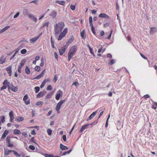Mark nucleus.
I'll use <instances>...</instances> for the list:
<instances>
[{
	"instance_id": "nucleus-15",
	"label": "nucleus",
	"mask_w": 157,
	"mask_h": 157,
	"mask_svg": "<svg viewBox=\"0 0 157 157\" xmlns=\"http://www.w3.org/2000/svg\"><path fill=\"white\" fill-rule=\"evenodd\" d=\"M157 31V28L155 27L151 28V30L150 31V33L151 34H153L154 32H155Z\"/></svg>"
},
{
	"instance_id": "nucleus-30",
	"label": "nucleus",
	"mask_w": 157,
	"mask_h": 157,
	"mask_svg": "<svg viewBox=\"0 0 157 157\" xmlns=\"http://www.w3.org/2000/svg\"><path fill=\"white\" fill-rule=\"evenodd\" d=\"M15 155L17 157H20L21 156V155L18 154L17 152L14 150H13V152Z\"/></svg>"
},
{
	"instance_id": "nucleus-23",
	"label": "nucleus",
	"mask_w": 157,
	"mask_h": 157,
	"mask_svg": "<svg viewBox=\"0 0 157 157\" xmlns=\"http://www.w3.org/2000/svg\"><path fill=\"white\" fill-rule=\"evenodd\" d=\"M85 31L84 30H83L82 32H81V37L83 39H85L86 37V35L85 33Z\"/></svg>"
},
{
	"instance_id": "nucleus-44",
	"label": "nucleus",
	"mask_w": 157,
	"mask_h": 157,
	"mask_svg": "<svg viewBox=\"0 0 157 157\" xmlns=\"http://www.w3.org/2000/svg\"><path fill=\"white\" fill-rule=\"evenodd\" d=\"M45 80H44V81L42 82V84L40 86V87L41 88H42L44 86L45 84Z\"/></svg>"
},
{
	"instance_id": "nucleus-3",
	"label": "nucleus",
	"mask_w": 157,
	"mask_h": 157,
	"mask_svg": "<svg viewBox=\"0 0 157 157\" xmlns=\"http://www.w3.org/2000/svg\"><path fill=\"white\" fill-rule=\"evenodd\" d=\"M67 28H65L64 29L63 32L59 35V37L58 38V40H61L62 38L64 37L65 36V35L67 34Z\"/></svg>"
},
{
	"instance_id": "nucleus-38",
	"label": "nucleus",
	"mask_w": 157,
	"mask_h": 157,
	"mask_svg": "<svg viewBox=\"0 0 157 157\" xmlns=\"http://www.w3.org/2000/svg\"><path fill=\"white\" fill-rule=\"evenodd\" d=\"M27 52V50L26 49H24L21 50V53L23 54H25Z\"/></svg>"
},
{
	"instance_id": "nucleus-61",
	"label": "nucleus",
	"mask_w": 157,
	"mask_h": 157,
	"mask_svg": "<svg viewBox=\"0 0 157 157\" xmlns=\"http://www.w3.org/2000/svg\"><path fill=\"white\" fill-rule=\"evenodd\" d=\"M63 29V27H58V30H59V33L61 32V31H62Z\"/></svg>"
},
{
	"instance_id": "nucleus-37",
	"label": "nucleus",
	"mask_w": 157,
	"mask_h": 157,
	"mask_svg": "<svg viewBox=\"0 0 157 157\" xmlns=\"http://www.w3.org/2000/svg\"><path fill=\"white\" fill-rule=\"evenodd\" d=\"M47 132L49 135H51L52 133V130L50 129H48L47 130Z\"/></svg>"
},
{
	"instance_id": "nucleus-13",
	"label": "nucleus",
	"mask_w": 157,
	"mask_h": 157,
	"mask_svg": "<svg viewBox=\"0 0 157 157\" xmlns=\"http://www.w3.org/2000/svg\"><path fill=\"white\" fill-rule=\"evenodd\" d=\"M57 14V12L55 11H53L50 14L53 18H56Z\"/></svg>"
},
{
	"instance_id": "nucleus-54",
	"label": "nucleus",
	"mask_w": 157,
	"mask_h": 157,
	"mask_svg": "<svg viewBox=\"0 0 157 157\" xmlns=\"http://www.w3.org/2000/svg\"><path fill=\"white\" fill-rule=\"evenodd\" d=\"M54 55L55 56V58L58 60V55L57 53L56 52H55L54 53Z\"/></svg>"
},
{
	"instance_id": "nucleus-34",
	"label": "nucleus",
	"mask_w": 157,
	"mask_h": 157,
	"mask_svg": "<svg viewBox=\"0 0 157 157\" xmlns=\"http://www.w3.org/2000/svg\"><path fill=\"white\" fill-rule=\"evenodd\" d=\"M40 67L39 66H36L35 67V70L39 72L40 71Z\"/></svg>"
},
{
	"instance_id": "nucleus-33",
	"label": "nucleus",
	"mask_w": 157,
	"mask_h": 157,
	"mask_svg": "<svg viewBox=\"0 0 157 157\" xmlns=\"http://www.w3.org/2000/svg\"><path fill=\"white\" fill-rule=\"evenodd\" d=\"M24 120V118L22 117H19L18 119H16L15 121H21Z\"/></svg>"
},
{
	"instance_id": "nucleus-45",
	"label": "nucleus",
	"mask_w": 157,
	"mask_h": 157,
	"mask_svg": "<svg viewBox=\"0 0 157 157\" xmlns=\"http://www.w3.org/2000/svg\"><path fill=\"white\" fill-rule=\"evenodd\" d=\"M51 41L52 44V48H55L54 44V42L52 40V37H51Z\"/></svg>"
},
{
	"instance_id": "nucleus-59",
	"label": "nucleus",
	"mask_w": 157,
	"mask_h": 157,
	"mask_svg": "<svg viewBox=\"0 0 157 157\" xmlns=\"http://www.w3.org/2000/svg\"><path fill=\"white\" fill-rule=\"evenodd\" d=\"M114 63V60L113 59H111L110 61V62H109V63L111 65H112L113 64V63Z\"/></svg>"
},
{
	"instance_id": "nucleus-50",
	"label": "nucleus",
	"mask_w": 157,
	"mask_h": 157,
	"mask_svg": "<svg viewBox=\"0 0 157 157\" xmlns=\"http://www.w3.org/2000/svg\"><path fill=\"white\" fill-rule=\"evenodd\" d=\"M5 117L4 116L2 115L1 117V122H4L5 121Z\"/></svg>"
},
{
	"instance_id": "nucleus-28",
	"label": "nucleus",
	"mask_w": 157,
	"mask_h": 157,
	"mask_svg": "<svg viewBox=\"0 0 157 157\" xmlns=\"http://www.w3.org/2000/svg\"><path fill=\"white\" fill-rule=\"evenodd\" d=\"M44 102L42 101H38L36 103V105H37L41 106L43 103Z\"/></svg>"
},
{
	"instance_id": "nucleus-1",
	"label": "nucleus",
	"mask_w": 157,
	"mask_h": 157,
	"mask_svg": "<svg viewBox=\"0 0 157 157\" xmlns=\"http://www.w3.org/2000/svg\"><path fill=\"white\" fill-rule=\"evenodd\" d=\"M77 45H75L70 49L68 54V60L70 61L71 58L75 53L77 50Z\"/></svg>"
},
{
	"instance_id": "nucleus-2",
	"label": "nucleus",
	"mask_w": 157,
	"mask_h": 157,
	"mask_svg": "<svg viewBox=\"0 0 157 157\" xmlns=\"http://www.w3.org/2000/svg\"><path fill=\"white\" fill-rule=\"evenodd\" d=\"M65 100H61L57 104L56 108V109L58 113H59V109L62 105L65 102Z\"/></svg>"
},
{
	"instance_id": "nucleus-58",
	"label": "nucleus",
	"mask_w": 157,
	"mask_h": 157,
	"mask_svg": "<svg viewBox=\"0 0 157 157\" xmlns=\"http://www.w3.org/2000/svg\"><path fill=\"white\" fill-rule=\"evenodd\" d=\"M91 30H92V33H93L94 35H95L96 34V33L95 31V29H94V28H91Z\"/></svg>"
},
{
	"instance_id": "nucleus-57",
	"label": "nucleus",
	"mask_w": 157,
	"mask_h": 157,
	"mask_svg": "<svg viewBox=\"0 0 157 157\" xmlns=\"http://www.w3.org/2000/svg\"><path fill=\"white\" fill-rule=\"evenodd\" d=\"M69 44L67 43L65 45L64 47H63V48H65V50H66V49L67 48L68 46H69Z\"/></svg>"
},
{
	"instance_id": "nucleus-14",
	"label": "nucleus",
	"mask_w": 157,
	"mask_h": 157,
	"mask_svg": "<svg viewBox=\"0 0 157 157\" xmlns=\"http://www.w3.org/2000/svg\"><path fill=\"white\" fill-rule=\"evenodd\" d=\"M90 125L89 124H87L84 125L82 126V127L81 128L80 130L79 131V132H81L83 130L85 129V128H86L88 126Z\"/></svg>"
},
{
	"instance_id": "nucleus-4",
	"label": "nucleus",
	"mask_w": 157,
	"mask_h": 157,
	"mask_svg": "<svg viewBox=\"0 0 157 157\" xmlns=\"http://www.w3.org/2000/svg\"><path fill=\"white\" fill-rule=\"evenodd\" d=\"M10 137L9 136H8L6 139V142L8 146L10 147H13V144H12L10 143Z\"/></svg>"
},
{
	"instance_id": "nucleus-6",
	"label": "nucleus",
	"mask_w": 157,
	"mask_h": 157,
	"mask_svg": "<svg viewBox=\"0 0 157 157\" xmlns=\"http://www.w3.org/2000/svg\"><path fill=\"white\" fill-rule=\"evenodd\" d=\"M46 93V91H42L39 92L36 95L37 98H40L44 96Z\"/></svg>"
},
{
	"instance_id": "nucleus-8",
	"label": "nucleus",
	"mask_w": 157,
	"mask_h": 157,
	"mask_svg": "<svg viewBox=\"0 0 157 157\" xmlns=\"http://www.w3.org/2000/svg\"><path fill=\"white\" fill-rule=\"evenodd\" d=\"M23 13L25 16L29 17V15L31 14H30L29 11L27 9H25L23 10Z\"/></svg>"
},
{
	"instance_id": "nucleus-25",
	"label": "nucleus",
	"mask_w": 157,
	"mask_h": 157,
	"mask_svg": "<svg viewBox=\"0 0 157 157\" xmlns=\"http://www.w3.org/2000/svg\"><path fill=\"white\" fill-rule=\"evenodd\" d=\"M25 62V60H22L20 63V66H19V67H20V68H22V67L24 65Z\"/></svg>"
},
{
	"instance_id": "nucleus-32",
	"label": "nucleus",
	"mask_w": 157,
	"mask_h": 157,
	"mask_svg": "<svg viewBox=\"0 0 157 157\" xmlns=\"http://www.w3.org/2000/svg\"><path fill=\"white\" fill-rule=\"evenodd\" d=\"M87 46H88V47L89 48V49H90V53L91 54H92V55H93V56H94V53L93 52V51H93V49H92V48H91L90 47V46L89 45H88Z\"/></svg>"
},
{
	"instance_id": "nucleus-41",
	"label": "nucleus",
	"mask_w": 157,
	"mask_h": 157,
	"mask_svg": "<svg viewBox=\"0 0 157 157\" xmlns=\"http://www.w3.org/2000/svg\"><path fill=\"white\" fill-rule=\"evenodd\" d=\"M110 117V115L109 114V115L108 117V118H107V119L106 120V124H105V127H107L108 126V120L109 119Z\"/></svg>"
},
{
	"instance_id": "nucleus-29",
	"label": "nucleus",
	"mask_w": 157,
	"mask_h": 157,
	"mask_svg": "<svg viewBox=\"0 0 157 157\" xmlns=\"http://www.w3.org/2000/svg\"><path fill=\"white\" fill-rule=\"evenodd\" d=\"M3 84L4 85H7L8 86H10V82H8L7 80H6L4 81V82H3Z\"/></svg>"
},
{
	"instance_id": "nucleus-35",
	"label": "nucleus",
	"mask_w": 157,
	"mask_h": 157,
	"mask_svg": "<svg viewBox=\"0 0 157 157\" xmlns=\"http://www.w3.org/2000/svg\"><path fill=\"white\" fill-rule=\"evenodd\" d=\"M74 40V38L73 37L71 38L68 40L67 43L70 44Z\"/></svg>"
},
{
	"instance_id": "nucleus-40",
	"label": "nucleus",
	"mask_w": 157,
	"mask_h": 157,
	"mask_svg": "<svg viewBox=\"0 0 157 157\" xmlns=\"http://www.w3.org/2000/svg\"><path fill=\"white\" fill-rule=\"evenodd\" d=\"M52 89V87L50 85H48L47 88V90H51Z\"/></svg>"
},
{
	"instance_id": "nucleus-64",
	"label": "nucleus",
	"mask_w": 157,
	"mask_h": 157,
	"mask_svg": "<svg viewBox=\"0 0 157 157\" xmlns=\"http://www.w3.org/2000/svg\"><path fill=\"white\" fill-rule=\"evenodd\" d=\"M31 134L33 135H35L36 134V133H35V131L34 130H32L31 132Z\"/></svg>"
},
{
	"instance_id": "nucleus-7",
	"label": "nucleus",
	"mask_w": 157,
	"mask_h": 157,
	"mask_svg": "<svg viewBox=\"0 0 157 157\" xmlns=\"http://www.w3.org/2000/svg\"><path fill=\"white\" fill-rule=\"evenodd\" d=\"M42 33H41L40 35H39L37 36L36 37H34L33 38L30 39L29 40V41L31 43H35L37 40L39 38L40 35H41Z\"/></svg>"
},
{
	"instance_id": "nucleus-27",
	"label": "nucleus",
	"mask_w": 157,
	"mask_h": 157,
	"mask_svg": "<svg viewBox=\"0 0 157 157\" xmlns=\"http://www.w3.org/2000/svg\"><path fill=\"white\" fill-rule=\"evenodd\" d=\"M58 27H63L64 26V23L63 22H60L58 24Z\"/></svg>"
},
{
	"instance_id": "nucleus-60",
	"label": "nucleus",
	"mask_w": 157,
	"mask_h": 157,
	"mask_svg": "<svg viewBox=\"0 0 157 157\" xmlns=\"http://www.w3.org/2000/svg\"><path fill=\"white\" fill-rule=\"evenodd\" d=\"M7 87V86L6 85H3V86L2 87L1 90H3L4 89H6Z\"/></svg>"
},
{
	"instance_id": "nucleus-43",
	"label": "nucleus",
	"mask_w": 157,
	"mask_h": 157,
	"mask_svg": "<svg viewBox=\"0 0 157 157\" xmlns=\"http://www.w3.org/2000/svg\"><path fill=\"white\" fill-rule=\"evenodd\" d=\"M71 151H72V150L70 149L68 151L65 152L63 153V155H65L67 154H69Z\"/></svg>"
},
{
	"instance_id": "nucleus-46",
	"label": "nucleus",
	"mask_w": 157,
	"mask_h": 157,
	"mask_svg": "<svg viewBox=\"0 0 157 157\" xmlns=\"http://www.w3.org/2000/svg\"><path fill=\"white\" fill-rule=\"evenodd\" d=\"M9 115L10 116V117H13V113L12 111H11L9 113Z\"/></svg>"
},
{
	"instance_id": "nucleus-18",
	"label": "nucleus",
	"mask_w": 157,
	"mask_h": 157,
	"mask_svg": "<svg viewBox=\"0 0 157 157\" xmlns=\"http://www.w3.org/2000/svg\"><path fill=\"white\" fill-rule=\"evenodd\" d=\"M4 154L6 155H7L10 152H12L13 150H8L7 149H6L5 148H4Z\"/></svg>"
},
{
	"instance_id": "nucleus-12",
	"label": "nucleus",
	"mask_w": 157,
	"mask_h": 157,
	"mask_svg": "<svg viewBox=\"0 0 157 157\" xmlns=\"http://www.w3.org/2000/svg\"><path fill=\"white\" fill-rule=\"evenodd\" d=\"M9 131L8 130H6L4 131V133L2 135V137H1V139H5L6 137V136L8 135L9 133Z\"/></svg>"
},
{
	"instance_id": "nucleus-5",
	"label": "nucleus",
	"mask_w": 157,
	"mask_h": 157,
	"mask_svg": "<svg viewBox=\"0 0 157 157\" xmlns=\"http://www.w3.org/2000/svg\"><path fill=\"white\" fill-rule=\"evenodd\" d=\"M8 89L9 90L11 89V90L13 92H16L18 90V88L17 86L15 87L13 86L12 84H11L10 86H8Z\"/></svg>"
},
{
	"instance_id": "nucleus-55",
	"label": "nucleus",
	"mask_w": 157,
	"mask_h": 157,
	"mask_svg": "<svg viewBox=\"0 0 157 157\" xmlns=\"http://www.w3.org/2000/svg\"><path fill=\"white\" fill-rule=\"evenodd\" d=\"M30 141L34 143H36L35 141L34 137H33L31 138V139L30 140Z\"/></svg>"
},
{
	"instance_id": "nucleus-9",
	"label": "nucleus",
	"mask_w": 157,
	"mask_h": 157,
	"mask_svg": "<svg viewBox=\"0 0 157 157\" xmlns=\"http://www.w3.org/2000/svg\"><path fill=\"white\" fill-rule=\"evenodd\" d=\"M12 67L11 65H10L6 68V70L7 72L10 76H11L12 74Z\"/></svg>"
},
{
	"instance_id": "nucleus-17",
	"label": "nucleus",
	"mask_w": 157,
	"mask_h": 157,
	"mask_svg": "<svg viewBox=\"0 0 157 157\" xmlns=\"http://www.w3.org/2000/svg\"><path fill=\"white\" fill-rule=\"evenodd\" d=\"M58 27V25L57 24H56L54 25V30L55 31V34H58L59 33V30L57 29V28Z\"/></svg>"
},
{
	"instance_id": "nucleus-62",
	"label": "nucleus",
	"mask_w": 157,
	"mask_h": 157,
	"mask_svg": "<svg viewBox=\"0 0 157 157\" xmlns=\"http://www.w3.org/2000/svg\"><path fill=\"white\" fill-rule=\"evenodd\" d=\"M109 23H106L104 25V27H106L108 26L109 25Z\"/></svg>"
},
{
	"instance_id": "nucleus-19",
	"label": "nucleus",
	"mask_w": 157,
	"mask_h": 157,
	"mask_svg": "<svg viewBox=\"0 0 157 157\" xmlns=\"http://www.w3.org/2000/svg\"><path fill=\"white\" fill-rule=\"evenodd\" d=\"M66 50L65 48L63 47H62L61 49L59 50V52L60 55H62L65 52Z\"/></svg>"
},
{
	"instance_id": "nucleus-42",
	"label": "nucleus",
	"mask_w": 157,
	"mask_h": 157,
	"mask_svg": "<svg viewBox=\"0 0 157 157\" xmlns=\"http://www.w3.org/2000/svg\"><path fill=\"white\" fill-rule=\"evenodd\" d=\"M29 147L30 149L32 150H34L35 149V147L33 145H30L29 146Z\"/></svg>"
},
{
	"instance_id": "nucleus-10",
	"label": "nucleus",
	"mask_w": 157,
	"mask_h": 157,
	"mask_svg": "<svg viewBox=\"0 0 157 157\" xmlns=\"http://www.w3.org/2000/svg\"><path fill=\"white\" fill-rule=\"evenodd\" d=\"M45 70L44 69L43 70V71H42L41 74L39 75H38L34 79H39L41 78L42 76H43L44 74L45 73Z\"/></svg>"
},
{
	"instance_id": "nucleus-21",
	"label": "nucleus",
	"mask_w": 157,
	"mask_h": 157,
	"mask_svg": "<svg viewBox=\"0 0 157 157\" xmlns=\"http://www.w3.org/2000/svg\"><path fill=\"white\" fill-rule=\"evenodd\" d=\"M10 26H6L5 27L2 29L1 30H0V33L4 32L7 29H9L10 28Z\"/></svg>"
},
{
	"instance_id": "nucleus-36",
	"label": "nucleus",
	"mask_w": 157,
	"mask_h": 157,
	"mask_svg": "<svg viewBox=\"0 0 157 157\" xmlns=\"http://www.w3.org/2000/svg\"><path fill=\"white\" fill-rule=\"evenodd\" d=\"M35 93H37L40 90V87L38 86H36L35 87Z\"/></svg>"
},
{
	"instance_id": "nucleus-47",
	"label": "nucleus",
	"mask_w": 157,
	"mask_h": 157,
	"mask_svg": "<svg viewBox=\"0 0 157 157\" xmlns=\"http://www.w3.org/2000/svg\"><path fill=\"white\" fill-rule=\"evenodd\" d=\"M45 157H54L53 155H48L47 154H45Z\"/></svg>"
},
{
	"instance_id": "nucleus-53",
	"label": "nucleus",
	"mask_w": 157,
	"mask_h": 157,
	"mask_svg": "<svg viewBox=\"0 0 157 157\" xmlns=\"http://www.w3.org/2000/svg\"><path fill=\"white\" fill-rule=\"evenodd\" d=\"M70 8L72 10H74L75 9V6H74L71 5L70 6Z\"/></svg>"
},
{
	"instance_id": "nucleus-49",
	"label": "nucleus",
	"mask_w": 157,
	"mask_h": 157,
	"mask_svg": "<svg viewBox=\"0 0 157 157\" xmlns=\"http://www.w3.org/2000/svg\"><path fill=\"white\" fill-rule=\"evenodd\" d=\"M20 14V13L18 12H17L14 16L13 17L14 18H17V17H18V16Z\"/></svg>"
},
{
	"instance_id": "nucleus-31",
	"label": "nucleus",
	"mask_w": 157,
	"mask_h": 157,
	"mask_svg": "<svg viewBox=\"0 0 157 157\" xmlns=\"http://www.w3.org/2000/svg\"><path fill=\"white\" fill-rule=\"evenodd\" d=\"M52 95V94L51 92H50L46 96L45 98L48 99L50 98Z\"/></svg>"
},
{
	"instance_id": "nucleus-22",
	"label": "nucleus",
	"mask_w": 157,
	"mask_h": 157,
	"mask_svg": "<svg viewBox=\"0 0 157 157\" xmlns=\"http://www.w3.org/2000/svg\"><path fill=\"white\" fill-rule=\"evenodd\" d=\"M60 147L62 150H67L68 149V148H67L66 146L63 145L61 144L60 145Z\"/></svg>"
},
{
	"instance_id": "nucleus-24",
	"label": "nucleus",
	"mask_w": 157,
	"mask_h": 157,
	"mask_svg": "<svg viewBox=\"0 0 157 157\" xmlns=\"http://www.w3.org/2000/svg\"><path fill=\"white\" fill-rule=\"evenodd\" d=\"M13 133L14 134L18 135L20 134L21 133L20 131L19 130L17 129H15L14 130Z\"/></svg>"
},
{
	"instance_id": "nucleus-51",
	"label": "nucleus",
	"mask_w": 157,
	"mask_h": 157,
	"mask_svg": "<svg viewBox=\"0 0 157 157\" xmlns=\"http://www.w3.org/2000/svg\"><path fill=\"white\" fill-rule=\"evenodd\" d=\"M140 56H141V57H143L144 59H147V58L142 53H140Z\"/></svg>"
},
{
	"instance_id": "nucleus-39",
	"label": "nucleus",
	"mask_w": 157,
	"mask_h": 157,
	"mask_svg": "<svg viewBox=\"0 0 157 157\" xmlns=\"http://www.w3.org/2000/svg\"><path fill=\"white\" fill-rule=\"evenodd\" d=\"M60 96L61 94L60 93H58L57 94H56V99L57 100H58L59 99V98L60 97Z\"/></svg>"
},
{
	"instance_id": "nucleus-56",
	"label": "nucleus",
	"mask_w": 157,
	"mask_h": 157,
	"mask_svg": "<svg viewBox=\"0 0 157 157\" xmlns=\"http://www.w3.org/2000/svg\"><path fill=\"white\" fill-rule=\"evenodd\" d=\"M63 139V140L65 141L66 140V136L65 135H64L63 136H62Z\"/></svg>"
},
{
	"instance_id": "nucleus-63",
	"label": "nucleus",
	"mask_w": 157,
	"mask_h": 157,
	"mask_svg": "<svg viewBox=\"0 0 157 157\" xmlns=\"http://www.w3.org/2000/svg\"><path fill=\"white\" fill-rule=\"evenodd\" d=\"M25 104L26 105H28V104H29L30 103V101L29 100L27 101H25Z\"/></svg>"
},
{
	"instance_id": "nucleus-52",
	"label": "nucleus",
	"mask_w": 157,
	"mask_h": 157,
	"mask_svg": "<svg viewBox=\"0 0 157 157\" xmlns=\"http://www.w3.org/2000/svg\"><path fill=\"white\" fill-rule=\"evenodd\" d=\"M28 98V96L27 94L25 95L24 97L23 98V100L24 101H25Z\"/></svg>"
},
{
	"instance_id": "nucleus-16",
	"label": "nucleus",
	"mask_w": 157,
	"mask_h": 157,
	"mask_svg": "<svg viewBox=\"0 0 157 157\" xmlns=\"http://www.w3.org/2000/svg\"><path fill=\"white\" fill-rule=\"evenodd\" d=\"M29 18L31 19L33 21H34L35 22L36 21V18L32 14H31L29 15Z\"/></svg>"
},
{
	"instance_id": "nucleus-11",
	"label": "nucleus",
	"mask_w": 157,
	"mask_h": 157,
	"mask_svg": "<svg viewBox=\"0 0 157 157\" xmlns=\"http://www.w3.org/2000/svg\"><path fill=\"white\" fill-rule=\"evenodd\" d=\"M99 17H104L108 19H110V17L107 14L104 13H101L99 15Z\"/></svg>"
},
{
	"instance_id": "nucleus-20",
	"label": "nucleus",
	"mask_w": 157,
	"mask_h": 157,
	"mask_svg": "<svg viewBox=\"0 0 157 157\" xmlns=\"http://www.w3.org/2000/svg\"><path fill=\"white\" fill-rule=\"evenodd\" d=\"M97 113V110L93 112L89 117V119L90 120L91 119L94 117Z\"/></svg>"
},
{
	"instance_id": "nucleus-26",
	"label": "nucleus",
	"mask_w": 157,
	"mask_h": 157,
	"mask_svg": "<svg viewBox=\"0 0 157 157\" xmlns=\"http://www.w3.org/2000/svg\"><path fill=\"white\" fill-rule=\"evenodd\" d=\"M25 72L26 74H29L30 73V70L28 66H26L25 67Z\"/></svg>"
},
{
	"instance_id": "nucleus-48",
	"label": "nucleus",
	"mask_w": 157,
	"mask_h": 157,
	"mask_svg": "<svg viewBox=\"0 0 157 157\" xmlns=\"http://www.w3.org/2000/svg\"><path fill=\"white\" fill-rule=\"evenodd\" d=\"M38 0H33V1H32L30 2V3H34L36 5L37 4V2H38Z\"/></svg>"
}]
</instances>
